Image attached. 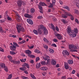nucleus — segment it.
Returning a JSON list of instances; mask_svg holds the SVG:
<instances>
[{"mask_svg": "<svg viewBox=\"0 0 79 79\" xmlns=\"http://www.w3.org/2000/svg\"><path fill=\"white\" fill-rule=\"evenodd\" d=\"M67 32L68 34L70 36H72L73 37H75L77 35V34L78 33V30H77V29H74V31L72 30L71 29V27H68Z\"/></svg>", "mask_w": 79, "mask_h": 79, "instance_id": "obj_1", "label": "nucleus"}, {"mask_svg": "<svg viewBox=\"0 0 79 79\" xmlns=\"http://www.w3.org/2000/svg\"><path fill=\"white\" fill-rule=\"evenodd\" d=\"M16 28L18 33H19L21 31L25 32V29L23 27V25H18Z\"/></svg>", "mask_w": 79, "mask_h": 79, "instance_id": "obj_2", "label": "nucleus"}, {"mask_svg": "<svg viewBox=\"0 0 79 79\" xmlns=\"http://www.w3.org/2000/svg\"><path fill=\"white\" fill-rule=\"evenodd\" d=\"M39 27H40V28H38V32L39 33V34H41L42 33V31H41V29H45V27H44V26L42 25H40L39 26Z\"/></svg>", "mask_w": 79, "mask_h": 79, "instance_id": "obj_3", "label": "nucleus"}, {"mask_svg": "<svg viewBox=\"0 0 79 79\" xmlns=\"http://www.w3.org/2000/svg\"><path fill=\"white\" fill-rule=\"evenodd\" d=\"M55 35L57 37V39L59 40H61L62 39H63V37H62V35H61L60 34H59L58 33H56Z\"/></svg>", "mask_w": 79, "mask_h": 79, "instance_id": "obj_4", "label": "nucleus"}, {"mask_svg": "<svg viewBox=\"0 0 79 79\" xmlns=\"http://www.w3.org/2000/svg\"><path fill=\"white\" fill-rule=\"evenodd\" d=\"M10 48L11 50L14 51L16 48V46H15L14 45H13L10 46Z\"/></svg>", "mask_w": 79, "mask_h": 79, "instance_id": "obj_5", "label": "nucleus"}, {"mask_svg": "<svg viewBox=\"0 0 79 79\" xmlns=\"http://www.w3.org/2000/svg\"><path fill=\"white\" fill-rule=\"evenodd\" d=\"M74 2L75 3L77 7L79 8V0H74Z\"/></svg>", "mask_w": 79, "mask_h": 79, "instance_id": "obj_6", "label": "nucleus"}, {"mask_svg": "<svg viewBox=\"0 0 79 79\" xmlns=\"http://www.w3.org/2000/svg\"><path fill=\"white\" fill-rule=\"evenodd\" d=\"M27 21L29 24H31V25H32L33 24V21L32 20L30 19H27Z\"/></svg>", "mask_w": 79, "mask_h": 79, "instance_id": "obj_7", "label": "nucleus"}, {"mask_svg": "<svg viewBox=\"0 0 79 79\" xmlns=\"http://www.w3.org/2000/svg\"><path fill=\"white\" fill-rule=\"evenodd\" d=\"M63 55H64L65 54L67 55H69V53L67 50H64L62 52Z\"/></svg>", "mask_w": 79, "mask_h": 79, "instance_id": "obj_8", "label": "nucleus"}, {"mask_svg": "<svg viewBox=\"0 0 79 79\" xmlns=\"http://www.w3.org/2000/svg\"><path fill=\"white\" fill-rule=\"evenodd\" d=\"M24 16L26 18H32V17L31 15H29L27 14H24Z\"/></svg>", "mask_w": 79, "mask_h": 79, "instance_id": "obj_9", "label": "nucleus"}, {"mask_svg": "<svg viewBox=\"0 0 79 79\" xmlns=\"http://www.w3.org/2000/svg\"><path fill=\"white\" fill-rule=\"evenodd\" d=\"M22 66H24V67L26 66L27 67V68L29 69V65L28 64L25 63H24L22 65Z\"/></svg>", "mask_w": 79, "mask_h": 79, "instance_id": "obj_10", "label": "nucleus"}, {"mask_svg": "<svg viewBox=\"0 0 79 79\" xmlns=\"http://www.w3.org/2000/svg\"><path fill=\"white\" fill-rule=\"evenodd\" d=\"M64 65L65 69H69V65H68V64L67 62L64 63Z\"/></svg>", "mask_w": 79, "mask_h": 79, "instance_id": "obj_11", "label": "nucleus"}, {"mask_svg": "<svg viewBox=\"0 0 79 79\" xmlns=\"http://www.w3.org/2000/svg\"><path fill=\"white\" fill-rule=\"evenodd\" d=\"M48 26L49 27H50L51 26V28L52 29V30H53V31H55V26H54V25H53L52 23L49 24Z\"/></svg>", "mask_w": 79, "mask_h": 79, "instance_id": "obj_12", "label": "nucleus"}, {"mask_svg": "<svg viewBox=\"0 0 79 79\" xmlns=\"http://www.w3.org/2000/svg\"><path fill=\"white\" fill-rule=\"evenodd\" d=\"M43 58L44 60L48 61V60H50V57L48 56H46L45 57H43Z\"/></svg>", "mask_w": 79, "mask_h": 79, "instance_id": "obj_13", "label": "nucleus"}, {"mask_svg": "<svg viewBox=\"0 0 79 79\" xmlns=\"http://www.w3.org/2000/svg\"><path fill=\"white\" fill-rule=\"evenodd\" d=\"M44 31V35H47L48 34V30L46 28H45L43 30Z\"/></svg>", "mask_w": 79, "mask_h": 79, "instance_id": "obj_14", "label": "nucleus"}, {"mask_svg": "<svg viewBox=\"0 0 79 79\" xmlns=\"http://www.w3.org/2000/svg\"><path fill=\"white\" fill-rule=\"evenodd\" d=\"M69 49H72V48H73L74 47V45L73 44H69Z\"/></svg>", "mask_w": 79, "mask_h": 79, "instance_id": "obj_15", "label": "nucleus"}, {"mask_svg": "<svg viewBox=\"0 0 79 79\" xmlns=\"http://www.w3.org/2000/svg\"><path fill=\"white\" fill-rule=\"evenodd\" d=\"M14 64H20V61H19V60L17 61L14 60Z\"/></svg>", "mask_w": 79, "mask_h": 79, "instance_id": "obj_16", "label": "nucleus"}, {"mask_svg": "<svg viewBox=\"0 0 79 79\" xmlns=\"http://www.w3.org/2000/svg\"><path fill=\"white\" fill-rule=\"evenodd\" d=\"M25 53H26L27 54H28V55H30V54H31L32 53V52L29 50H26Z\"/></svg>", "mask_w": 79, "mask_h": 79, "instance_id": "obj_17", "label": "nucleus"}, {"mask_svg": "<svg viewBox=\"0 0 79 79\" xmlns=\"http://www.w3.org/2000/svg\"><path fill=\"white\" fill-rule=\"evenodd\" d=\"M51 63L52 64H53V65H55L56 64V61H55V60H54L53 59H52V60Z\"/></svg>", "mask_w": 79, "mask_h": 79, "instance_id": "obj_18", "label": "nucleus"}, {"mask_svg": "<svg viewBox=\"0 0 79 79\" xmlns=\"http://www.w3.org/2000/svg\"><path fill=\"white\" fill-rule=\"evenodd\" d=\"M40 69L42 70L43 71H45L47 69H48V68L46 67H42L40 68Z\"/></svg>", "mask_w": 79, "mask_h": 79, "instance_id": "obj_19", "label": "nucleus"}, {"mask_svg": "<svg viewBox=\"0 0 79 79\" xmlns=\"http://www.w3.org/2000/svg\"><path fill=\"white\" fill-rule=\"evenodd\" d=\"M19 69L21 71H25L26 69V67L23 66L22 67H20Z\"/></svg>", "mask_w": 79, "mask_h": 79, "instance_id": "obj_20", "label": "nucleus"}, {"mask_svg": "<svg viewBox=\"0 0 79 79\" xmlns=\"http://www.w3.org/2000/svg\"><path fill=\"white\" fill-rule=\"evenodd\" d=\"M30 75L31 77V78H32V79H37V78H36V77H35V76H34V75L32 73H31Z\"/></svg>", "mask_w": 79, "mask_h": 79, "instance_id": "obj_21", "label": "nucleus"}, {"mask_svg": "<svg viewBox=\"0 0 79 79\" xmlns=\"http://www.w3.org/2000/svg\"><path fill=\"white\" fill-rule=\"evenodd\" d=\"M0 66L1 68H4L5 67V64H3V63H1L0 64Z\"/></svg>", "mask_w": 79, "mask_h": 79, "instance_id": "obj_22", "label": "nucleus"}, {"mask_svg": "<svg viewBox=\"0 0 79 79\" xmlns=\"http://www.w3.org/2000/svg\"><path fill=\"white\" fill-rule=\"evenodd\" d=\"M63 8H65V9H66V10H68V11L70 10V9H69V7L66 6H63Z\"/></svg>", "mask_w": 79, "mask_h": 79, "instance_id": "obj_23", "label": "nucleus"}, {"mask_svg": "<svg viewBox=\"0 0 79 79\" xmlns=\"http://www.w3.org/2000/svg\"><path fill=\"white\" fill-rule=\"evenodd\" d=\"M49 53H54V50L52 48H49Z\"/></svg>", "mask_w": 79, "mask_h": 79, "instance_id": "obj_24", "label": "nucleus"}, {"mask_svg": "<svg viewBox=\"0 0 79 79\" xmlns=\"http://www.w3.org/2000/svg\"><path fill=\"white\" fill-rule=\"evenodd\" d=\"M68 64H73V60H69L68 61Z\"/></svg>", "mask_w": 79, "mask_h": 79, "instance_id": "obj_25", "label": "nucleus"}, {"mask_svg": "<svg viewBox=\"0 0 79 79\" xmlns=\"http://www.w3.org/2000/svg\"><path fill=\"white\" fill-rule=\"evenodd\" d=\"M36 66L37 69H38V68H39L40 67V63H39L38 64H37L36 65Z\"/></svg>", "mask_w": 79, "mask_h": 79, "instance_id": "obj_26", "label": "nucleus"}, {"mask_svg": "<svg viewBox=\"0 0 79 79\" xmlns=\"http://www.w3.org/2000/svg\"><path fill=\"white\" fill-rule=\"evenodd\" d=\"M17 4H18V6H21V5H22V3L19 1H18Z\"/></svg>", "mask_w": 79, "mask_h": 79, "instance_id": "obj_27", "label": "nucleus"}, {"mask_svg": "<svg viewBox=\"0 0 79 79\" xmlns=\"http://www.w3.org/2000/svg\"><path fill=\"white\" fill-rule=\"evenodd\" d=\"M13 44L14 46H15L16 47H19V46L15 42H14L13 43Z\"/></svg>", "mask_w": 79, "mask_h": 79, "instance_id": "obj_28", "label": "nucleus"}, {"mask_svg": "<svg viewBox=\"0 0 79 79\" xmlns=\"http://www.w3.org/2000/svg\"><path fill=\"white\" fill-rule=\"evenodd\" d=\"M7 19L9 21H11L12 20V19L8 15H7Z\"/></svg>", "mask_w": 79, "mask_h": 79, "instance_id": "obj_29", "label": "nucleus"}, {"mask_svg": "<svg viewBox=\"0 0 79 79\" xmlns=\"http://www.w3.org/2000/svg\"><path fill=\"white\" fill-rule=\"evenodd\" d=\"M31 12V13H34L35 12V10L34 8H31L30 10Z\"/></svg>", "mask_w": 79, "mask_h": 79, "instance_id": "obj_30", "label": "nucleus"}, {"mask_svg": "<svg viewBox=\"0 0 79 79\" xmlns=\"http://www.w3.org/2000/svg\"><path fill=\"white\" fill-rule=\"evenodd\" d=\"M61 21L62 23H63L64 24H66V23H68V22L66 21V20H65L64 19H62L61 20Z\"/></svg>", "mask_w": 79, "mask_h": 79, "instance_id": "obj_31", "label": "nucleus"}, {"mask_svg": "<svg viewBox=\"0 0 79 79\" xmlns=\"http://www.w3.org/2000/svg\"><path fill=\"white\" fill-rule=\"evenodd\" d=\"M33 32H34V34H35L37 35L38 34V33L39 34V31L38 32L37 31L35 30H33Z\"/></svg>", "mask_w": 79, "mask_h": 79, "instance_id": "obj_32", "label": "nucleus"}, {"mask_svg": "<svg viewBox=\"0 0 79 79\" xmlns=\"http://www.w3.org/2000/svg\"><path fill=\"white\" fill-rule=\"evenodd\" d=\"M74 12L77 15H79V10H76V9L74 10Z\"/></svg>", "mask_w": 79, "mask_h": 79, "instance_id": "obj_33", "label": "nucleus"}, {"mask_svg": "<svg viewBox=\"0 0 79 79\" xmlns=\"http://www.w3.org/2000/svg\"><path fill=\"white\" fill-rule=\"evenodd\" d=\"M14 12L15 13L16 15L17 16V17L18 18H20V16L19 15V14H18L17 12L14 11Z\"/></svg>", "mask_w": 79, "mask_h": 79, "instance_id": "obj_34", "label": "nucleus"}, {"mask_svg": "<svg viewBox=\"0 0 79 79\" xmlns=\"http://www.w3.org/2000/svg\"><path fill=\"white\" fill-rule=\"evenodd\" d=\"M43 40L46 43H48V40H47L46 38H44Z\"/></svg>", "mask_w": 79, "mask_h": 79, "instance_id": "obj_35", "label": "nucleus"}, {"mask_svg": "<svg viewBox=\"0 0 79 79\" xmlns=\"http://www.w3.org/2000/svg\"><path fill=\"white\" fill-rule=\"evenodd\" d=\"M20 60L21 62H25L26 61V59H20Z\"/></svg>", "mask_w": 79, "mask_h": 79, "instance_id": "obj_36", "label": "nucleus"}, {"mask_svg": "<svg viewBox=\"0 0 79 79\" xmlns=\"http://www.w3.org/2000/svg\"><path fill=\"white\" fill-rule=\"evenodd\" d=\"M40 5H41V6H45V4L44 2H40L39 3Z\"/></svg>", "mask_w": 79, "mask_h": 79, "instance_id": "obj_37", "label": "nucleus"}, {"mask_svg": "<svg viewBox=\"0 0 79 79\" xmlns=\"http://www.w3.org/2000/svg\"><path fill=\"white\" fill-rule=\"evenodd\" d=\"M50 5L49 6H48V7L49 8H52L53 6L54 5H53V4L52 3H50Z\"/></svg>", "mask_w": 79, "mask_h": 79, "instance_id": "obj_38", "label": "nucleus"}, {"mask_svg": "<svg viewBox=\"0 0 79 79\" xmlns=\"http://www.w3.org/2000/svg\"><path fill=\"white\" fill-rule=\"evenodd\" d=\"M28 56L30 58H35V56L32 55H28Z\"/></svg>", "mask_w": 79, "mask_h": 79, "instance_id": "obj_39", "label": "nucleus"}, {"mask_svg": "<svg viewBox=\"0 0 79 79\" xmlns=\"http://www.w3.org/2000/svg\"><path fill=\"white\" fill-rule=\"evenodd\" d=\"M62 17L64 18H67V16L65 14H63L62 15Z\"/></svg>", "mask_w": 79, "mask_h": 79, "instance_id": "obj_40", "label": "nucleus"}, {"mask_svg": "<svg viewBox=\"0 0 79 79\" xmlns=\"http://www.w3.org/2000/svg\"><path fill=\"white\" fill-rule=\"evenodd\" d=\"M70 52H77V50L72 49L70 50Z\"/></svg>", "mask_w": 79, "mask_h": 79, "instance_id": "obj_41", "label": "nucleus"}, {"mask_svg": "<svg viewBox=\"0 0 79 79\" xmlns=\"http://www.w3.org/2000/svg\"><path fill=\"white\" fill-rule=\"evenodd\" d=\"M10 54H11V55H14L16 54V53L13 51H10Z\"/></svg>", "mask_w": 79, "mask_h": 79, "instance_id": "obj_42", "label": "nucleus"}, {"mask_svg": "<svg viewBox=\"0 0 79 79\" xmlns=\"http://www.w3.org/2000/svg\"><path fill=\"white\" fill-rule=\"evenodd\" d=\"M35 53H40V52L38 49H36L35 50Z\"/></svg>", "mask_w": 79, "mask_h": 79, "instance_id": "obj_43", "label": "nucleus"}, {"mask_svg": "<svg viewBox=\"0 0 79 79\" xmlns=\"http://www.w3.org/2000/svg\"><path fill=\"white\" fill-rule=\"evenodd\" d=\"M0 32L2 33H3V32H4V31H3V30H2V27H0Z\"/></svg>", "mask_w": 79, "mask_h": 79, "instance_id": "obj_44", "label": "nucleus"}, {"mask_svg": "<svg viewBox=\"0 0 79 79\" xmlns=\"http://www.w3.org/2000/svg\"><path fill=\"white\" fill-rule=\"evenodd\" d=\"M4 68V69L5 71H6V72H8V67L7 66H5Z\"/></svg>", "mask_w": 79, "mask_h": 79, "instance_id": "obj_45", "label": "nucleus"}, {"mask_svg": "<svg viewBox=\"0 0 79 79\" xmlns=\"http://www.w3.org/2000/svg\"><path fill=\"white\" fill-rule=\"evenodd\" d=\"M12 77V74H10L8 77V79H11Z\"/></svg>", "mask_w": 79, "mask_h": 79, "instance_id": "obj_46", "label": "nucleus"}, {"mask_svg": "<svg viewBox=\"0 0 79 79\" xmlns=\"http://www.w3.org/2000/svg\"><path fill=\"white\" fill-rule=\"evenodd\" d=\"M65 14L66 15H67L68 16H72V15L71 14L68 12H66Z\"/></svg>", "mask_w": 79, "mask_h": 79, "instance_id": "obj_47", "label": "nucleus"}, {"mask_svg": "<svg viewBox=\"0 0 79 79\" xmlns=\"http://www.w3.org/2000/svg\"><path fill=\"white\" fill-rule=\"evenodd\" d=\"M21 77L23 79H26L28 78V77L24 76H22Z\"/></svg>", "mask_w": 79, "mask_h": 79, "instance_id": "obj_48", "label": "nucleus"}, {"mask_svg": "<svg viewBox=\"0 0 79 79\" xmlns=\"http://www.w3.org/2000/svg\"><path fill=\"white\" fill-rule=\"evenodd\" d=\"M51 46L52 47H56V45L55 44H51Z\"/></svg>", "mask_w": 79, "mask_h": 79, "instance_id": "obj_49", "label": "nucleus"}, {"mask_svg": "<svg viewBox=\"0 0 79 79\" xmlns=\"http://www.w3.org/2000/svg\"><path fill=\"white\" fill-rule=\"evenodd\" d=\"M41 64H42L43 65H45V64H46V63L45 61H43L41 62Z\"/></svg>", "mask_w": 79, "mask_h": 79, "instance_id": "obj_50", "label": "nucleus"}, {"mask_svg": "<svg viewBox=\"0 0 79 79\" xmlns=\"http://www.w3.org/2000/svg\"><path fill=\"white\" fill-rule=\"evenodd\" d=\"M52 4L54 5H55V3L56 2V0H52Z\"/></svg>", "mask_w": 79, "mask_h": 79, "instance_id": "obj_51", "label": "nucleus"}, {"mask_svg": "<svg viewBox=\"0 0 79 79\" xmlns=\"http://www.w3.org/2000/svg\"><path fill=\"white\" fill-rule=\"evenodd\" d=\"M0 52H4V50L2 48L0 47Z\"/></svg>", "mask_w": 79, "mask_h": 79, "instance_id": "obj_52", "label": "nucleus"}, {"mask_svg": "<svg viewBox=\"0 0 79 79\" xmlns=\"http://www.w3.org/2000/svg\"><path fill=\"white\" fill-rule=\"evenodd\" d=\"M74 49H79V46H74V47H73Z\"/></svg>", "mask_w": 79, "mask_h": 79, "instance_id": "obj_53", "label": "nucleus"}, {"mask_svg": "<svg viewBox=\"0 0 79 79\" xmlns=\"http://www.w3.org/2000/svg\"><path fill=\"white\" fill-rule=\"evenodd\" d=\"M7 57L9 58V60H12V57L10 56H7Z\"/></svg>", "mask_w": 79, "mask_h": 79, "instance_id": "obj_54", "label": "nucleus"}, {"mask_svg": "<svg viewBox=\"0 0 79 79\" xmlns=\"http://www.w3.org/2000/svg\"><path fill=\"white\" fill-rule=\"evenodd\" d=\"M28 47L29 48V49H32V48H34V46H31V47L29 46H28Z\"/></svg>", "mask_w": 79, "mask_h": 79, "instance_id": "obj_55", "label": "nucleus"}, {"mask_svg": "<svg viewBox=\"0 0 79 79\" xmlns=\"http://www.w3.org/2000/svg\"><path fill=\"white\" fill-rule=\"evenodd\" d=\"M30 63L31 64H34V60H30Z\"/></svg>", "mask_w": 79, "mask_h": 79, "instance_id": "obj_56", "label": "nucleus"}, {"mask_svg": "<svg viewBox=\"0 0 79 79\" xmlns=\"http://www.w3.org/2000/svg\"><path fill=\"white\" fill-rule=\"evenodd\" d=\"M44 48L46 49H48V46L46 45H45L44 46Z\"/></svg>", "mask_w": 79, "mask_h": 79, "instance_id": "obj_57", "label": "nucleus"}, {"mask_svg": "<svg viewBox=\"0 0 79 79\" xmlns=\"http://www.w3.org/2000/svg\"><path fill=\"white\" fill-rule=\"evenodd\" d=\"M37 18L39 19H41V18H42V16H38L37 17Z\"/></svg>", "mask_w": 79, "mask_h": 79, "instance_id": "obj_58", "label": "nucleus"}, {"mask_svg": "<svg viewBox=\"0 0 79 79\" xmlns=\"http://www.w3.org/2000/svg\"><path fill=\"white\" fill-rule=\"evenodd\" d=\"M53 41L55 42H58V40L56 39H53Z\"/></svg>", "mask_w": 79, "mask_h": 79, "instance_id": "obj_59", "label": "nucleus"}, {"mask_svg": "<svg viewBox=\"0 0 79 79\" xmlns=\"http://www.w3.org/2000/svg\"><path fill=\"white\" fill-rule=\"evenodd\" d=\"M39 57H36V62L38 61H39Z\"/></svg>", "mask_w": 79, "mask_h": 79, "instance_id": "obj_60", "label": "nucleus"}, {"mask_svg": "<svg viewBox=\"0 0 79 79\" xmlns=\"http://www.w3.org/2000/svg\"><path fill=\"white\" fill-rule=\"evenodd\" d=\"M71 17H70V19L72 21H73L74 20V18L73 17V16L72 15V16H70Z\"/></svg>", "mask_w": 79, "mask_h": 79, "instance_id": "obj_61", "label": "nucleus"}, {"mask_svg": "<svg viewBox=\"0 0 79 79\" xmlns=\"http://www.w3.org/2000/svg\"><path fill=\"white\" fill-rule=\"evenodd\" d=\"M39 9L40 10H42V7L41 6H39Z\"/></svg>", "mask_w": 79, "mask_h": 79, "instance_id": "obj_62", "label": "nucleus"}, {"mask_svg": "<svg viewBox=\"0 0 79 79\" xmlns=\"http://www.w3.org/2000/svg\"><path fill=\"white\" fill-rule=\"evenodd\" d=\"M56 29L57 31H59V28H58V27L56 26Z\"/></svg>", "mask_w": 79, "mask_h": 79, "instance_id": "obj_63", "label": "nucleus"}, {"mask_svg": "<svg viewBox=\"0 0 79 79\" xmlns=\"http://www.w3.org/2000/svg\"><path fill=\"white\" fill-rule=\"evenodd\" d=\"M75 22L77 23L78 24H79V21H78V20L77 19H76L75 20Z\"/></svg>", "mask_w": 79, "mask_h": 79, "instance_id": "obj_64", "label": "nucleus"}]
</instances>
